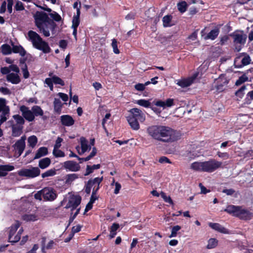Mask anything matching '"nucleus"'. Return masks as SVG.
Masks as SVG:
<instances>
[{"label":"nucleus","instance_id":"nucleus-42","mask_svg":"<svg viewBox=\"0 0 253 253\" xmlns=\"http://www.w3.org/2000/svg\"><path fill=\"white\" fill-rule=\"evenodd\" d=\"M103 178L102 177H96L93 180H89L88 182H91V184L94 186V188L96 186V191H97L99 189V185L100 182L102 181Z\"/></svg>","mask_w":253,"mask_h":253},{"label":"nucleus","instance_id":"nucleus-31","mask_svg":"<svg viewBox=\"0 0 253 253\" xmlns=\"http://www.w3.org/2000/svg\"><path fill=\"white\" fill-rule=\"evenodd\" d=\"M120 226L118 223H114L112 224L110 228L109 238L112 239L115 237L117 234V231L119 229Z\"/></svg>","mask_w":253,"mask_h":253},{"label":"nucleus","instance_id":"nucleus-56","mask_svg":"<svg viewBox=\"0 0 253 253\" xmlns=\"http://www.w3.org/2000/svg\"><path fill=\"white\" fill-rule=\"evenodd\" d=\"M112 46L113 49V51L115 53L119 54L120 53V51H119V49L118 48V46H117V42L116 40H115L114 39L112 40Z\"/></svg>","mask_w":253,"mask_h":253},{"label":"nucleus","instance_id":"nucleus-29","mask_svg":"<svg viewBox=\"0 0 253 253\" xmlns=\"http://www.w3.org/2000/svg\"><path fill=\"white\" fill-rule=\"evenodd\" d=\"M219 31L217 28H214L211 30L210 32L205 37V40L211 39V40H214L218 35Z\"/></svg>","mask_w":253,"mask_h":253},{"label":"nucleus","instance_id":"nucleus-60","mask_svg":"<svg viewBox=\"0 0 253 253\" xmlns=\"http://www.w3.org/2000/svg\"><path fill=\"white\" fill-rule=\"evenodd\" d=\"M7 10L9 13L12 12V6L13 5V0H7L6 2Z\"/></svg>","mask_w":253,"mask_h":253},{"label":"nucleus","instance_id":"nucleus-50","mask_svg":"<svg viewBox=\"0 0 253 253\" xmlns=\"http://www.w3.org/2000/svg\"><path fill=\"white\" fill-rule=\"evenodd\" d=\"M177 7L179 11L183 13L186 10V3L185 1L180 2L177 4Z\"/></svg>","mask_w":253,"mask_h":253},{"label":"nucleus","instance_id":"nucleus-32","mask_svg":"<svg viewBox=\"0 0 253 253\" xmlns=\"http://www.w3.org/2000/svg\"><path fill=\"white\" fill-rule=\"evenodd\" d=\"M32 112L34 118L35 117L42 116L43 115V111L42 108L37 105L34 106L32 107Z\"/></svg>","mask_w":253,"mask_h":253},{"label":"nucleus","instance_id":"nucleus-28","mask_svg":"<svg viewBox=\"0 0 253 253\" xmlns=\"http://www.w3.org/2000/svg\"><path fill=\"white\" fill-rule=\"evenodd\" d=\"M23 126L13 125L12 126V135L14 137H18L22 133Z\"/></svg>","mask_w":253,"mask_h":253},{"label":"nucleus","instance_id":"nucleus-3","mask_svg":"<svg viewBox=\"0 0 253 253\" xmlns=\"http://www.w3.org/2000/svg\"><path fill=\"white\" fill-rule=\"evenodd\" d=\"M27 38L32 42L34 48L42 51L44 53L50 52L51 49L48 43L44 41L36 32L29 31Z\"/></svg>","mask_w":253,"mask_h":253},{"label":"nucleus","instance_id":"nucleus-52","mask_svg":"<svg viewBox=\"0 0 253 253\" xmlns=\"http://www.w3.org/2000/svg\"><path fill=\"white\" fill-rule=\"evenodd\" d=\"M50 17L56 21H60L61 20V17L57 12L53 11L49 14Z\"/></svg>","mask_w":253,"mask_h":253},{"label":"nucleus","instance_id":"nucleus-18","mask_svg":"<svg viewBox=\"0 0 253 253\" xmlns=\"http://www.w3.org/2000/svg\"><path fill=\"white\" fill-rule=\"evenodd\" d=\"M198 74H195L190 78L177 80L176 84L183 88L188 87L193 83L194 80L196 78Z\"/></svg>","mask_w":253,"mask_h":253},{"label":"nucleus","instance_id":"nucleus-64","mask_svg":"<svg viewBox=\"0 0 253 253\" xmlns=\"http://www.w3.org/2000/svg\"><path fill=\"white\" fill-rule=\"evenodd\" d=\"M82 227V226L79 224L73 226L72 229V232L73 234H75L80 232L81 230Z\"/></svg>","mask_w":253,"mask_h":253},{"label":"nucleus","instance_id":"nucleus-40","mask_svg":"<svg viewBox=\"0 0 253 253\" xmlns=\"http://www.w3.org/2000/svg\"><path fill=\"white\" fill-rule=\"evenodd\" d=\"M1 52L4 55L9 54L11 53V48L8 44H3L1 47Z\"/></svg>","mask_w":253,"mask_h":253},{"label":"nucleus","instance_id":"nucleus-62","mask_svg":"<svg viewBox=\"0 0 253 253\" xmlns=\"http://www.w3.org/2000/svg\"><path fill=\"white\" fill-rule=\"evenodd\" d=\"M63 139L60 137H58L56 140L55 144L54 146V149H59L61 145V142Z\"/></svg>","mask_w":253,"mask_h":253},{"label":"nucleus","instance_id":"nucleus-49","mask_svg":"<svg viewBox=\"0 0 253 253\" xmlns=\"http://www.w3.org/2000/svg\"><path fill=\"white\" fill-rule=\"evenodd\" d=\"M160 195H161V196L162 197V198L164 199V200L166 202L170 204H173V202H172L171 198L169 196H167L166 194V193H165L163 192H161L160 193Z\"/></svg>","mask_w":253,"mask_h":253},{"label":"nucleus","instance_id":"nucleus-59","mask_svg":"<svg viewBox=\"0 0 253 253\" xmlns=\"http://www.w3.org/2000/svg\"><path fill=\"white\" fill-rule=\"evenodd\" d=\"M246 89V86L244 85L242 86L238 91L236 92V95L242 98L243 96L244 95V91Z\"/></svg>","mask_w":253,"mask_h":253},{"label":"nucleus","instance_id":"nucleus-25","mask_svg":"<svg viewBox=\"0 0 253 253\" xmlns=\"http://www.w3.org/2000/svg\"><path fill=\"white\" fill-rule=\"evenodd\" d=\"M45 238H42V251L43 253H45V250H50L53 248L54 246L55 245V242L53 240H50L47 244V245H45Z\"/></svg>","mask_w":253,"mask_h":253},{"label":"nucleus","instance_id":"nucleus-35","mask_svg":"<svg viewBox=\"0 0 253 253\" xmlns=\"http://www.w3.org/2000/svg\"><path fill=\"white\" fill-rule=\"evenodd\" d=\"M172 16L170 15L165 16L163 18V26L165 27H170L172 26L171 24Z\"/></svg>","mask_w":253,"mask_h":253},{"label":"nucleus","instance_id":"nucleus-12","mask_svg":"<svg viewBox=\"0 0 253 253\" xmlns=\"http://www.w3.org/2000/svg\"><path fill=\"white\" fill-rule=\"evenodd\" d=\"M228 83L227 79L224 76H221L215 80L213 85L216 91L220 92L225 89V86Z\"/></svg>","mask_w":253,"mask_h":253},{"label":"nucleus","instance_id":"nucleus-15","mask_svg":"<svg viewBox=\"0 0 253 253\" xmlns=\"http://www.w3.org/2000/svg\"><path fill=\"white\" fill-rule=\"evenodd\" d=\"M20 111L22 113L23 117L29 122H33L34 120V116L32 110H30L29 108L22 105L20 107Z\"/></svg>","mask_w":253,"mask_h":253},{"label":"nucleus","instance_id":"nucleus-58","mask_svg":"<svg viewBox=\"0 0 253 253\" xmlns=\"http://www.w3.org/2000/svg\"><path fill=\"white\" fill-rule=\"evenodd\" d=\"M44 83L48 85V86H49L50 90H51V91L53 90V82L52 78H46L45 80Z\"/></svg>","mask_w":253,"mask_h":253},{"label":"nucleus","instance_id":"nucleus-36","mask_svg":"<svg viewBox=\"0 0 253 253\" xmlns=\"http://www.w3.org/2000/svg\"><path fill=\"white\" fill-rule=\"evenodd\" d=\"M56 170L55 169H48L42 174V177L43 178L51 177L55 175L56 173Z\"/></svg>","mask_w":253,"mask_h":253},{"label":"nucleus","instance_id":"nucleus-34","mask_svg":"<svg viewBox=\"0 0 253 253\" xmlns=\"http://www.w3.org/2000/svg\"><path fill=\"white\" fill-rule=\"evenodd\" d=\"M12 50L13 52L19 53L22 56L26 54V51L21 45H13Z\"/></svg>","mask_w":253,"mask_h":253},{"label":"nucleus","instance_id":"nucleus-30","mask_svg":"<svg viewBox=\"0 0 253 253\" xmlns=\"http://www.w3.org/2000/svg\"><path fill=\"white\" fill-rule=\"evenodd\" d=\"M22 218L26 221H35L38 219V215L34 213L25 214L23 215Z\"/></svg>","mask_w":253,"mask_h":253},{"label":"nucleus","instance_id":"nucleus-4","mask_svg":"<svg viewBox=\"0 0 253 253\" xmlns=\"http://www.w3.org/2000/svg\"><path fill=\"white\" fill-rule=\"evenodd\" d=\"M129 115L127 117V121L134 130L139 129L140 126L138 121L143 122L145 120V114L138 108H132L129 111Z\"/></svg>","mask_w":253,"mask_h":253},{"label":"nucleus","instance_id":"nucleus-57","mask_svg":"<svg viewBox=\"0 0 253 253\" xmlns=\"http://www.w3.org/2000/svg\"><path fill=\"white\" fill-rule=\"evenodd\" d=\"M97 153V149L95 147H93L92 149V151L90 153V155L88 156L87 157L84 158V161H88L90 159H91L92 157H93L94 156L96 155Z\"/></svg>","mask_w":253,"mask_h":253},{"label":"nucleus","instance_id":"nucleus-39","mask_svg":"<svg viewBox=\"0 0 253 253\" xmlns=\"http://www.w3.org/2000/svg\"><path fill=\"white\" fill-rule=\"evenodd\" d=\"M135 103L138 105L145 108L150 107L151 105L150 102L148 100H146L145 99H139L136 100Z\"/></svg>","mask_w":253,"mask_h":253},{"label":"nucleus","instance_id":"nucleus-14","mask_svg":"<svg viewBox=\"0 0 253 253\" xmlns=\"http://www.w3.org/2000/svg\"><path fill=\"white\" fill-rule=\"evenodd\" d=\"M43 198L45 201H52L57 197L56 191L51 187H45L42 189Z\"/></svg>","mask_w":253,"mask_h":253},{"label":"nucleus","instance_id":"nucleus-55","mask_svg":"<svg viewBox=\"0 0 253 253\" xmlns=\"http://www.w3.org/2000/svg\"><path fill=\"white\" fill-rule=\"evenodd\" d=\"M80 23L72 22V28L73 29V35H74L76 40H77V28Z\"/></svg>","mask_w":253,"mask_h":253},{"label":"nucleus","instance_id":"nucleus-37","mask_svg":"<svg viewBox=\"0 0 253 253\" xmlns=\"http://www.w3.org/2000/svg\"><path fill=\"white\" fill-rule=\"evenodd\" d=\"M100 168V165H94L92 166H87L86 169V172L84 174L85 175H88L92 173L94 169H99Z\"/></svg>","mask_w":253,"mask_h":253},{"label":"nucleus","instance_id":"nucleus-53","mask_svg":"<svg viewBox=\"0 0 253 253\" xmlns=\"http://www.w3.org/2000/svg\"><path fill=\"white\" fill-rule=\"evenodd\" d=\"M15 9L17 11H22L24 10V6L23 3L19 0H17L15 5Z\"/></svg>","mask_w":253,"mask_h":253},{"label":"nucleus","instance_id":"nucleus-19","mask_svg":"<svg viewBox=\"0 0 253 253\" xmlns=\"http://www.w3.org/2000/svg\"><path fill=\"white\" fill-rule=\"evenodd\" d=\"M80 143H81V151H79V153L82 155L87 151H89L91 147V145L89 144V142L84 137L80 138Z\"/></svg>","mask_w":253,"mask_h":253},{"label":"nucleus","instance_id":"nucleus-38","mask_svg":"<svg viewBox=\"0 0 253 253\" xmlns=\"http://www.w3.org/2000/svg\"><path fill=\"white\" fill-rule=\"evenodd\" d=\"M38 142L37 138L35 135L30 136L28 139V142L30 147L34 148Z\"/></svg>","mask_w":253,"mask_h":253},{"label":"nucleus","instance_id":"nucleus-41","mask_svg":"<svg viewBox=\"0 0 253 253\" xmlns=\"http://www.w3.org/2000/svg\"><path fill=\"white\" fill-rule=\"evenodd\" d=\"M13 118L16 122L17 124L16 125L22 126L25 123L24 118L19 115H15L13 116Z\"/></svg>","mask_w":253,"mask_h":253},{"label":"nucleus","instance_id":"nucleus-1","mask_svg":"<svg viewBox=\"0 0 253 253\" xmlns=\"http://www.w3.org/2000/svg\"><path fill=\"white\" fill-rule=\"evenodd\" d=\"M147 132L152 138L165 142L174 141L179 138L174 130L165 126H151L147 128Z\"/></svg>","mask_w":253,"mask_h":253},{"label":"nucleus","instance_id":"nucleus-5","mask_svg":"<svg viewBox=\"0 0 253 253\" xmlns=\"http://www.w3.org/2000/svg\"><path fill=\"white\" fill-rule=\"evenodd\" d=\"M225 211L244 220L250 219L253 216L252 213L249 211L241 207L233 205L228 206L225 210Z\"/></svg>","mask_w":253,"mask_h":253},{"label":"nucleus","instance_id":"nucleus-46","mask_svg":"<svg viewBox=\"0 0 253 253\" xmlns=\"http://www.w3.org/2000/svg\"><path fill=\"white\" fill-rule=\"evenodd\" d=\"M181 229V227L179 225H176L172 228L170 235L169 236V238L175 237L177 236V232Z\"/></svg>","mask_w":253,"mask_h":253},{"label":"nucleus","instance_id":"nucleus-23","mask_svg":"<svg viewBox=\"0 0 253 253\" xmlns=\"http://www.w3.org/2000/svg\"><path fill=\"white\" fill-rule=\"evenodd\" d=\"M14 169V167L10 165L0 166V177L6 176L8 171H11Z\"/></svg>","mask_w":253,"mask_h":253},{"label":"nucleus","instance_id":"nucleus-17","mask_svg":"<svg viewBox=\"0 0 253 253\" xmlns=\"http://www.w3.org/2000/svg\"><path fill=\"white\" fill-rule=\"evenodd\" d=\"M81 198L79 196H73L69 199L67 205L68 208H71L72 211L76 209L81 203Z\"/></svg>","mask_w":253,"mask_h":253},{"label":"nucleus","instance_id":"nucleus-20","mask_svg":"<svg viewBox=\"0 0 253 253\" xmlns=\"http://www.w3.org/2000/svg\"><path fill=\"white\" fill-rule=\"evenodd\" d=\"M61 124L65 126H72L75 123V120L72 116L69 115H64L60 117Z\"/></svg>","mask_w":253,"mask_h":253},{"label":"nucleus","instance_id":"nucleus-26","mask_svg":"<svg viewBox=\"0 0 253 253\" xmlns=\"http://www.w3.org/2000/svg\"><path fill=\"white\" fill-rule=\"evenodd\" d=\"M48 154L47 148L45 147L40 148L37 151L34 159H38L46 156Z\"/></svg>","mask_w":253,"mask_h":253},{"label":"nucleus","instance_id":"nucleus-11","mask_svg":"<svg viewBox=\"0 0 253 253\" xmlns=\"http://www.w3.org/2000/svg\"><path fill=\"white\" fill-rule=\"evenodd\" d=\"M250 57L247 54L240 55L235 59L234 64L236 67L241 68L250 63Z\"/></svg>","mask_w":253,"mask_h":253},{"label":"nucleus","instance_id":"nucleus-16","mask_svg":"<svg viewBox=\"0 0 253 253\" xmlns=\"http://www.w3.org/2000/svg\"><path fill=\"white\" fill-rule=\"evenodd\" d=\"M63 167L65 169L71 171H78L81 168L79 164L73 161L64 162Z\"/></svg>","mask_w":253,"mask_h":253},{"label":"nucleus","instance_id":"nucleus-22","mask_svg":"<svg viewBox=\"0 0 253 253\" xmlns=\"http://www.w3.org/2000/svg\"><path fill=\"white\" fill-rule=\"evenodd\" d=\"M155 104L157 106L162 107L163 108H165L166 107H170L173 105V99L169 98L166 101L161 100L157 101L156 102Z\"/></svg>","mask_w":253,"mask_h":253},{"label":"nucleus","instance_id":"nucleus-33","mask_svg":"<svg viewBox=\"0 0 253 253\" xmlns=\"http://www.w3.org/2000/svg\"><path fill=\"white\" fill-rule=\"evenodd\" d=\"M53 103L54 111L57 114H60L61 112V108L62 106L61 101L59 99L55 98Z\"/></svg>","mask_w":253,"mask_h":253},{"label":"nucleus","instance_id":"nucleus-48","mask_svg":"<svg viewBox=\"0 0 253 253\" xmlns=\"http://www.w3.org/2000/svg\"><path fill=\"white\" fill-rule=\"evenodd\" d=\"M78 178V175L76 173L69 174L67 175L66 182L70 183Z\"/></svg>","mask_w":253,"mask_h":253},{"label":"nucleus","instance_id":"nucleus-63","mask_svg":"<svg viewBox=\"0 0 253 253\" xmlns=\"http://www.w3.org/2000/svg\"><path fill=\"white\" fill-rule=\"evenodd\" d=\"M115 186V189L114 191V193L115 194H118L119 193L120 190L122 188V186L120 183L118 182H116Z\"/></svg>","mask_w":253,"mask_h":253},{"label":"nucleus","instance_id":"nucleus-43","mask_svg":"<svg viewBox=\"0 0 253 253\" xmlns=\"http://www.w3.org/2000/svg\"><path fill=\"white\" fill-rule=\"evenodd\" d=\"M217 245V241L214 238L210 239L208 241L207 248L211 249L215 248Z\"/></svg>","mask_w":253,"mask_h":253},{"label":"nucleus","instance_id":"nucleus-54","mask_svg":"<svg viewBox=\"0 0 253 253\" xmlns=\"http://www.w3.org/2000/svg\"><path fill=\"white\" fill-rule=\"evenodd\" d=\"M248 80V78L246 75H243L236 81V85H239Z\"/></svg>","mask_w":253,"mask_h":253},{"label":"nucleus","instance_id":"nucleus-61","mask_svg":"<svg viewBox=\"0 0 253 253\" xmlns=\"http://www.w3.org/2000/svg\"><path fill=\"white\" fill-rule=\"evenodd\" d=\"M96 191H96V189L95 190L94 188H93V192L89 201L91 202V203H94V202L98 199V197L96 194Z\"/></svg>","mask_w":253,"mask_h":253},{"label":"nucleus","instance_id":"nucleus-27","mask_svg":"<svg viewBox=\"0 0 253 253\" xmlns=\"http://www.w3.org/2000/svg\"><path fill=\"white\" fill-rule=\"evenodd\" d=\"M51 164V160L49 158H44L41 159L39 162V167L41 169L48 168Z\"/></svg>","mask_w":253,"mask_h":253},{"label":"nucleus","instance_id":"nucleus-44","mask_svg":"<svg viewBox=\"0 0 253 253\" xmlns=\"http://www.w3.org/2000/svg\"><path fill=\"white\" fill-rule=\"evenodd\" d=\"M52 153L56 158L64 157L65 156L64 152L59 149H53Z\"/></svg>","mask_w":253,"mask_h":253},{"label":"nucleus","instance_id":"nucleus-6","mask_svg":"<svg viewBox=\"0 0 253 253\" xmlns=\"http://www.w3.org/2000/svg\"><path fill=\"white\" fill-rule=\"evenodd\" d=\"M56 24L52 20H48V22L42 24L38 28L40 33L42 34L44 37H48L50 35H54L55 33V28Z\"/></svg>","mask_w":253,"mask_h":253},{"label":"nucleus","instance_id":"nucleus-9","mask_svg":"<svg viewBox=\"0 0 253 253\" xmlns=\"http://www.w3.org/2000/svg\"><path fill=\"white\" fill-rule=\"evenodd\" d=\"M231 36L233 39V43L236 50L239 51L246 42L247 36L241 32L234 33Z\"/></svg>","mask_w":253,"mask_h":253},{"label":"nucleus","instance_id":"nucleus-45","mask_svg":"<svg viewBox=\"0 0 253 253\" xmlns=\"http://www.w3.org/2000/svg\"><path fill=\"white\" fill-rule=\"evenodd\" d=\"M252 100H253V90L249 91L245 99V104H250L251 103Z\"/></svg>","mask_w":253,"mask_h":253},{"label":"nucleus","instance_id":"nucleus-2","mask_svg":"<svg viewBox=\"0 0 253 253\" xmlns=\"http://www.w3.org/2000/svg\"><path fill=\"white\" fill-rule=\"evenodd\" d=\"M222 166V162L215 159L204 162H195L190 165V169L197 171L211 173Z\"/></svg>","mask_w":253,"mask_h":253},{"label":"nucleus","instance_id":"nucleus-13","mask_svg":"<svg viewBox=\"0 0 253 253\" xmlns=\"http://www.w3.org/2000/svg\"><path fill=\"white\" fill-rule=\"evenodd\" d=\"M26 139V137L25 135L22 136L13 145L15 154L18 157L22 154L25 149Z\"/></svg>","mask_w":253,"mask_h":253},{"label":"nucleus","instance_id":"nucleus-8","mask_svg":"<svg viewBox=\"0 0 253 253\" xmlns=\"http://www.w3.org/2000/svg\"><path fill=\"white\" fill-rule=\"evenodd\" d=\"M41 170L38 167H29L28 168L22 169L18 171L20 176L33 178L40 175Z\"/></svg>","mask_w":253,"mask_h":253},{"label":"nucleus","instance_id":"nucleus-51","mask_svg":"<svg viewBox=\"0 0 253 253\" xmlns=\"http://www.w3.org/2000/svg\"><path fill=\"white\" fill-rule=\"evenodd\" d=\"M51 78L52 79L53 82L55 84H58L61 85H64V82L60 78L55 76H53Z\"/></svg>","mask_w":253,"mask_h":253},{"label":"nucleus","instance_id":"nucleus-21","mask_svg":"<svg viewBox=\"0 0 253 253\" xmlns=\"http://www.w3.org/2000/svg\"><path fill=\"white\" fill-rule=\"evenodd\" d=\"M7 81L13 84H17L20 82L18 73H10L6 76Z\"/></svg>","mask_w":253,"mask_h":253},{"label":"nucleus","instance_id":"nucleus-10","mask_svg":"<svg viewBox=\"0 0 253 253\" xmlns=\"http://www.w3.org/2000/svg\"><path fill=\"white\" fill-rule=\"evenodd\" d=\"M37 28L48 22L51 19L47 14L42 11H36L33 15Z\"/></svg>","mask_w":253,"mask_h":253},{"label":"nucleus","instance_id":"nucleus-47","mask_svg":"<svg viewBox=\"0 0 253 253\" xmlns=\"http://www.w3.org/2000/svg\"><path fill=\"white\" fill-rule=\"evenodd\" d=\"M80 7H81V5H80L79 8H77V14L76 15H74L73 17L72 22L80 23V14H81Z\"/></svg>","mask_w":253,"mask_h":253},{"label":"nucleus","instance_id":"nucleus-24","mask_svg":"<svg viewBox=\"0 0 253 253\" xmlns=\"http://www.w3.org/2000/svg\"><path fill=\"white\" fill-rule=\"evenodd\" d=\"M209 225L213 229L218 231L221 233H228L227 229L225 228L224 227L221 226L219 223H211H211H209Z\"/></svg>","mask_w":253,"mask_h":253},{"label":"nucleus","instance_id":"nucleus-7","mask_svg":"<svg viewBox=\"0 0 253 253\" xmlns=\"http://www.w3.org/2000/svg\"><path fill=\"white\" fill-rule=\"evenodd\" d=\"M20 225V223L18 221H16L11 226L8 236L9 242L16 243L19 241L21 235L23 232V229L20 228L15 236H14V234Z\"/></svg>","mask_w":253,"mask_h":253}]
</instances>
